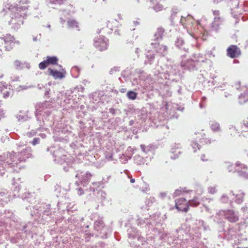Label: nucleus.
Segmentation results:
<instances>
[{
    "label": "nucleus",
    "instance_id": "nucleus-34",
    "mask_svg": "<svg viewBox=\"0 0 248 248\" xmlns=\"http://www.w3.org/2000/svg\"><path fill=\"white\" fill-rule=\"evenodd\" d=\"M211 129L214 132H218L220 131L219 124L215 121H211L209 123Z\"/></svg>",
    "mask_w": 248,
    "mask_h": 248
},
{
    "label": "nucleus",
    "instance_id": "nucleus-42",
    "mask_svg": "<svg viewBox=\"0 0 248 248\" xmlns=\"http://www.w3.org/2000/svg\"><path fill=\"white\" fill-rule=\"evenodd\" d=\"M140 147L141 151L145 154L152 153V147L151 145L146 146L144 144H141Z\"/></svg>",
    "mask_w": 248,
    "mask_h": 248
},
{
    "label": "nucleus",
    "instance_id": "nucleus-60",
    "mask_svg": "<svg viewBox=\"0 0 248 248\" xmlns=\"http://www.w3.org/2000/svg\"><path fill=\"white\" fill-rule=\"evenodd\" d=\"M40 139L39 138H34L32 141H30V143L32 145L35 146L40 143Z\"/></svg>",
    "mask_w": 248,
    "mask_h": 248
},
{
    "label": "nucleus",
    "instance_id": "nucleus-12",
    "mask_svg": "<svg viewBox=\"0 0 248 248\" xmlns=\"http://www.w3.org/2000/svg\"><path fill=\"white\" fill-rule=\"evenodd\" d=\"M127 232L129 238H132L134 240L137 239L139 242L138 244H136V245H138L139 246L140 244H144L145 242L144 238L140 235V232L136 228L130 227L128 229Z\"/></svg>",
    "mask_w": 248,
    "mask_h": 248
},
{
    "label": "nucleus",
    "instance_id": "nucleus-15",
    "mask_svg": "<svg viewBox=\"0 0 248 248\" xmlns=\"http://www.w3.org/2000/svg\"><path fill=\"white\" fill-rule=\"evenodd\" d=\"M236 169L235 170L238 175L241 178L248 180V167L239 162L235 163Z\"/></svg>",
    "mask_w": 248,
    "mask_h": 248
},
{
    "label": "nucleus",
    "instance_id": "nucleus-13",
    "mask_svg": "<svg viewBox=\"0 0 248 248\" xmlns=\"http://www.w3.org/2000/svg\"><path fill=\"white\" fill-rule=\"evenodd\" d=\"M160 238L167 241L170 245H172V246L178 245L179 241L181 240L177 239V234L175 232L172 235H171L170 233L163 232L160 234Z\"/></svg>",
    "mask_w": 248,
    "mask_h": 248
},
{
    "label": "nucleus",
    "instance_id": "nucleus-48",
    "mask_svg": "<svg viewBox=\"0 0 248 248\" xmlns=\"http://www.w3.org/2000/svg\"><path fill=\"white\" fill-rule=\"evenodd\" d=\"M188 237H189V239L191 240H195V239H197V243H198L201 237V234L199 232H196L194 234H188Z\"/></svg>",
    "mask_w": 248,
    "mask_h": 248
},
{
    "label": "nucleus",
    "instance_id": "nucleus-26",
    "mask_svg": "<svg viewBox=\"0 0 248 248\" xmlns=\"http://www.w3.org/2000/svg\"><path fill=\"white\" fill-rule=\"evenodd\" d=\"M146 59L144 61V64H152L155 58V54L151 51H148L145 54Z\"/></svg>",
    "mask_w": 248,
    "mask_h": 248
},
{
    "label": "nucleus",
    "instance_id": "nucleus-41",
    "mask_svg": "<svg viewBox=\"0 0 248 248\" xmlns=\"http://www.w3.org/2000/svg\"><path fill=\"white\" fill-rule=\"evenodd\" d=\"M127 97L131 100H135L137 98L138 93L133 91H129L126 93Z\"/></svg>",
    "mask_w": 248,
    "mask_h": 248
},
{
    "label": "nucleus",
    "instance_id": "nucleus-33",
    "mask_svg": "<svg viewBox=\"0 0 248 248\" xmlns=\"http://www.w3.org/2000/svg\"><path fill=\"white\" fill-rule=\"evenodd\" d=\"M185 42L184 40L181 37H178L175 41V44L176 47L179 49L184 50L186 51V49L185 47H183L184 45Z\"/></svg>",
    "mask_w": 248,
    "mask_h": 248
},
{
    "label": "nucleus",
    "instance_id": "nucleus-51",
    "mask_svg": "<svg viewBox=\"0 0 248 248\" xmlns=\"http://www.w3.org/2000/svg\"><path fill=\"white\" fill-rule=\"evenodd\" d=\"M188 204L187 200L184 198H181L175 200V205H179V204Z\"/></svg>",
    "mask_w": 248,
    "mask_h": 248
},
{
    "label": "nucleus",
    "instance_id": "nucleus-37",
    "mask_svg": "<svg viewBox=\"0 0 248 248\" xmlns=\"http://www.w3.org/2000/svg\"><path fill=\"white\" fill-rule=\"evenodd\" d=\"M134 160L135 163L138 165H141L142 164H144L145 163L146 164H147L146 159L144 158L143 157L141 156L140 155H136L134 157Z\"/></svg>",
    "mask_w": 248,
    "mask_h": 248
},
{
    "label": "nucleus",
    "instance_id": "nucleus-64",
    "mask_svg": "<svg viewBox=\"0 0 248 248\" xmlns=\"http://www.w3.org/2000/svg\"><path fill=\"white\" fill-rule=\"evenodd\" d=\"M191 145L193 149H194V152H196V148H197L198 149H200L199 145L196 141H192Z\"/></svg>",
    "mask_w": 248,
    "mask_h": 248
},
{
    "label": "nucleus",
    "instance_id": "nucleus-56",
    "mask_svg": "<svg viewBox=\"0 0 248 248\" xmlns=\"http://www.w3.org/2000/svg\"><path fill=\"white\" fill-rule=\"evenodd\" d=\"M48 65V64L47 62H46V60H44V61L41 62L39 64V68L43 70L45 69L47 66Z\"/></svg>",
    "mask_w": 248,
    "mask_h": 248
},
{
    "label": "nucleus",
    "instance_id": "nucleus-49",
    "mask_svg": "<svg viewBox=\"0 0 248 248\" xmlns=\"http://www.w3.org/2000/svg\"><path fill=\"white\" fill-rule=\"evenodd\" d=\"M245 195L244 193H241L240 195L239 194H236L235 195V197H236V198H234L233 200V202L234 201L235 202H236L238 204L241 203L243 201V196Z\"/></svg>",
    "mask_w": 248,
    "mask_h": 248
},
{
    "label": "nucleus",
    "instance_id": "nucleus-6",
    "mask_svg": "<svg viewBox=\"0 0 248 248\" xmlns=\"http://www.w3.org/2000/svg\"><path fill=\"white\" fill-rule=\"evenodd\" d=\"M93 229L96 236H99L102 239H106L111 232V229L105 225L102 218H99L94 222Z\"/></svg>",
    "mask_w": 248,
    "mask_h": 248
},
{
    "label": "nucleus",
    "instance_id": "nucleus-18",
    "mask_svg": "<svg viewBox=\"0 0 248 248\" xmlns=\"http://www.w3.org/2000/svg\"><path fill=\"white\" fill-rule=\"evenodd\" d=\"M227 55L231 58L238 57L241 55L240 49L236 45H231L227 49Z\"/></svg>",
    "mask_w": 248,
    "mask_h": 248
},
{
    "label": "nucleus",
    "instance_id": "nucleus-55",
    "mask_svg": "<svg viewBox=\"0 0 248 248\" xmlns=\"http://www.w3.org/2000/svg\"><path fill=\"white\" fill-rule=\"evenodd\" d=\"M155 202V198L154 197H150L149 198H146L145 201V203L146 206H150L151 204Z\"/></svg>",
    "mask_w": 248,
    "mask_h": 248
},
{
    "label": "nucleus",
    "instance_id": "nucleus-22",
    "mask_svg": "<svg viewBox=\"0 0 248 248\" xmlns=\"http://www.w3.org/2000/svg\"><path fill=\"white\" fill-rule=\"evenodd\" d=\"M222 20L219 17H215L214 21L211 24V30L215 32H217L219 29L220 26L222 24Z\"/></svg>",
    "mask_w": 248,
    "mask_h": 248
},
{
    "label": "nucleus",
    "instance_id": "nucleus-53",
    "mask_svg": "<svg viewBox=\"0 0 248 248\" xmlns=\"http://www.w3.org/2000/svg\"><path fill=\"white\" fill-rule=\"evenodd\" d=\"M186 188H180L179 189H176L173 194V197H177L181 194H182L183 193L186 192L185 190Z\"/></svg>",
    "mask_w": 248,
    "mask_h": 248
},
{
    "label": "nucleus",
    "instance_id": "nucleus-11",
    "mask_svg": "<svg viewBox=\"0 0 248 248\" xmlns=\"http://www.w3.org/2000/svg\"><path fill=\"white\" fill-rule=\"evenodd\" d=\"M58 163L61 165L63 170L65 172L72 170L74 167L73 165L75 164L72 158H68L65 155H62L60 158Z\"/></svg>",
    "mask_w": 248,
    "mask_h": 248
},
{
    "label": "nucleus",
    "instance_id": "nucleus-23",
    "mask_svg": "<svg viewBox=\"0 0 248 248\" xmlns=\"http://www.w3.org/2000/svg\"><path fill=\"white\" fill-rule=\"evenodd\" d=\"M34 226L32 223H31V222H28L26 224H23L21 226V227H17L16 228L24 232L26 234H27V232H29V235H30V232H32L34 231Z\"/></svg>",
    "mask_w": 248,
    "mask_h": 248
},
{
    "label": "nucleus",
    "instance_id": "nucleus-17",
    "mask_svg": "<svg viewBox=\"0 0 248 248\" xmlns=\"http://www.w3.org/2000/svg\"><path fill=\"white\" fill-rule=\"evenodd\" d=\"M151 45L155 48L157 53L165 56L168 53V47L165 45H160L159 42H152Z\"/></svg>",
    "mask_w": 248,
    "mask_h": 248
},
{
    "label": "nucleus",
    "instance_id": "nucleus-39",
    "mask_svg": "<svg viewBox=\"0 0 248 248\" xmlns=\"http://www.w3.org/2000/svg\"><path fill=\"white\" fill-rule=\"evenodd\" d=\"M80 71V69L77 66H74L71 69V73L72 77L74 78L78 77Z\"/></svg>",
    "mask_w": 248,
    "mask_h": 248
},
{
    "label": "nucleus",
    "instance_id": "nucleus-28",
    "mask_svg": "<svg viewBox=\"0 0 248 248\" xmlns=\"http://www.w3.org/2000/svg\"><path fill=\"white\" fill-rule=\"evenodd\" d=\"M28 111H20L16 115V118L17 119L18 122H24L30 119V117L28 116Z\"/></svg>",
    "mask_w": 248,
    "mask_h": 248
},
{
    "label": "nucleus",
    "instance_id": "nucleus-63",
    "mask_svg": "<svg viewBox=\"0 0 248 248\" xmlns=\"http://www.w3.org/2000/svg\"><path fill=\"white\" fill-rule=\"evenodd\" d=\"M119 70H120L119 67L115 66L110 70L109 73L110 75H112V74H114L115 73H116V72L119 71Z\"/></svg>",
    "mask_w": 248,
    "mask_h": 248
},
{
    "label": "nucleus",
    "instance_id": "nucleus-50",
    "mask_svg": "<svg viewBox=\"0 0 248 248\" xmlns=\"http://www.w3.org/2000/svg\"><path fill=\"white\" fill-rule=\"evenodd\" d=\"M65 0H46V2L48 4L54 5H61Z\"/></svg>",
    "mask_w": 248,
    "mask_h": 248
},
{
    "label": "nucleus",
    "instance_id": "nucleus-9",
    "mask_svg": "<svg viewBox=\"0 0 248 248\" xmlns=\"http://www.w3.org/2000/svg\"><path fill=\"white\" fill-rule=\"evenodd\" d=\"M217 214L218 216H224L225 219L232 223H235L239 220L238 213L233 210H221Z\"/></svg>",
    "mask_w": 248,
    "mask_h": 248
},
{
    "label": "nucleus",
    "instance_id": "nucleus-52",
    "mask_svg": "<svg viewBox=\"0 0 248 248\" xmlns=\"http://www.w3.org/2000/svg\"><path fill=\"white\" fill-rule=\"evenodd\" d=\"M90 100L94 103L98 102L99 101V94L97 93H93L90 97Z\"/></svg>",
    "mask_w": 248,
    "mask_h": 248
},
{
    "label": "nucleus",
    "instance_id": "nucleus-59",
    "mask_svg": "<svg viewBox=\"0 0 248 248\" xmlns=\"http://www.w3.org/2000/svg\"><path fill=\"white\" fill-rule=\"evenodd\" d=\"M219 224H220V227L218 228V231L219 233H222V234H219V235H221L222 236L224 235V232H226V231L225 230L224 223L220 222V223H219Z\"/></svg>",
    "mask_w": 248,
    "mask_h": 248
},
{
    "label": "nucleus",
    "instance_id": "nucleus-21",
    "mask_svg": "<svg viewBox=\"0 0 248 248\" xmlns=\"http://www.w3.org/2000/svg\"><path fill=\"white\" fill-rule=\"evenodd\" d=\"M234 198H236L235 194L232 191H231L228 194H223L220 198V201L223 203H227L230 202L231 205L232 206L233 200Z\"/></svg>",
    "mask_w": 248,
    "mask_h": 248
},
{
    "label": "nucleus",
    "instance_id": "nucleus-20",
    "mask_svg": "<svg viewBox=\"0 0 248 248\" xmlns=\"http://www.w3.org/2000/svg\"><path fill=\"white\" fill-rule=\"evenodd\" d=\"M172 13L170 17L171 22L172 24H175L178 23L183 24V16L180 14H177V9H172Z\"/></svg>",
    "mask_w": 248,
    "mask_h": 248
},
{
    "label": "nucleus",
    "instance_id": "nucleus-35",
    "mask_svg": "<svg viewBox=\"0 0 248 248\" xmlns=\"http://www.w3.org/2000/svg\"><path fill=\"white\" fill-rule=\"evenodd\" d=\"M160 0H151L150 1V2L154 5L153 6V9L156 12L159 11L162 9V5L158 3Z\"/></svg>",
    "mask_w": 248,
    "mask_h": 248
},
{
    "label": "nucleus",
    "instance_id": "nucleus-45",
    "mask_svg": "<svg viewBox=\"0 0 248 248\" xmlns=\"http://www.w3.org/2000/svg\"><path fill=\"white\" fill-rule=\"evenodd\" d=\"M4 223L3 222H0V244L2 243L4 238H6L5 235H3L2 234L4 230Z\"/></svg>",
    "mask_w": 248,
    "mask_h": 248
},
{
    "label": "nucleus",
    "instance_id": "nucleus-29",
    "mask_svg": "<svg viewBox=\"0 0 248 248\" xmlns=\"http://www.w3.org/2000/svg\"><path fill=\"white\" fill-rule=\"evenodd\" d=\"M171 153L173 155L170 156L171 158L175 159L177 158L182 153V151L180 148V145L175 144L174 146L171 149Z\"/></svg>",
    "mask_w": 248,
    "mask_h": 248
},
{
    "label": "nucleus",
    "instance_id": "nucleus-24",
    "mask_svg": "<svg viewBox=\"0 0 248 248\" xmlns=\"http://www.w3.org/2000/svg\"><path fill=\"white\" fill-rule=\"evenodd\" d=\"M4 84H5V83ZM0 92L2 93L3 98H7L10 96L13 91L10 88L7 89L4 85V83L0 82Z\"/></svg>",
    "mask_w": 248,
    "mask_h": 248
},
{
    "label": "nucleus",
    "instance_id": "nucleus-44",
    "mask_svg": "<svg viewBox=\"0 0 248 248\" xmlns=\"http://www.w3.org/2000/svg\"><path fill=\"white\" fill-rule=\"evenodd\" d=\"M197 224L199 227H202L204 231H209L210 227L208 225H207L204 221L202 220H198L197 221Z\"/></svg>",
    "mask_w": 248,
    "mask_h": 248
},
{
    "label": "nucleus",
    "instance_id": "nucleus-3",
    "mask_svg": "<svg viewBox=\"0 0 248 248\" xmlns=\"http://www.w3.org/2000/svg\"><path fill=\"white\" fill-rule=\"evenodd\" d=\"M35 107V114L39 125L38 130L40 131L54 109V107L50 102L45 101L37 104Z\"/></svg>",
    "mask_w": 248,
    "mask_h": 248
},
{
    "label": "nucleus",
    "instance_id": "nucleus-47",
    "mask_svg": "<svg viewBox=\"0 0 248 248\" xmlns=\"http://www.w3.org/2000/svg\"><path fill=\"white\" fill-rule=\"evenodd\" d=\"M200 203V201L197 197H194L192 200H189L188 205L191 206H197Z\"/></svg>",
    "mask_w": 248,
    "mask_h": 248
},
{
    "label": "nucleus",
    "instance_id": "nucleus-1",
    "mask_svg": "<svg viewBox=\"0 0 248 248\" xmlns=\"http://www.w3.org/2000/svg\"><path fill=\"white\" fill-rule=\"evenodd\" d=\"M32 153L31 148L27 147L18 153L13 151L0 155V176L5 173L6 168H11L13 171L20 169L21 166L19 163L33 157Z\"/></svg>",
    "mask_w": 248,
    "mask_h": 248
},
{
    "label": "nucleus",
    "instance_id": "nucleus-2",
    "mask_svg": "<svg viewBox=\"0 0 248 248\" xmlns=\"http://www.w3.org/2000/svg\"><path fill=\"white\" fill-rule=\"evenodd\" d=\"M29 3L28 0H19L11 9L8 8V11L11 12L10 19L8 21L11 29L16 31L23 24L24 20L27 17Z\"/></svg>",
    "mask_w": 248,
    "mask_h": 248
},
{
    "label": "nucleus",
    "instance_id": "nucleus-61",
    "mask_svg": "<svg viewBox=\"0 0 248 248\" xmlns=\"http://www.w3.org/2000/svg\"><path fill=\"white\" fill-rule=\"evenodd\" d=\"M134 110L135 109L133 107H129L125 109L124 111L126 115H128L129 113H132L134 111Z\"/></svg>",
    "mask_w": 248,
    "mask_h": 248
},
{
    "label": "nucleus",
    "instance_id": "nucleus-46",
    "mask_svg": "<svg viewBox=\"0 0 248 248\" xmlns=\"http://www.w3.org/2000/svg\"><path fill=\"white\" fill-rule=\"evenodd\" d=\"M67 24L69 28H78V23L74 19H69L67 21Z\"/></svg>",
    "mask_w": 248,
    "mask_h": 248
},
{
    "label": "nucleus",
    "instance_id": "nucleus-16",
    "mask_svg": "<svg viewBox=\"0 0 248 248\" xmlns=\"http://www.w3.org/2000/svg\"><path fill=\"white\" fill-rule=\"evenodd\" d=\"M199 61L193 59H188L185 61H182L181 63V67L184 70H187L189 71L196 70L197 65Z\"/></svg>",
    "mask_w": 248,
    "mask_h": 248
},
{
    "label": "nucleus",
    "instance_id": "nucleus-19",
    "mask_svg": "<svg viewBox=\"0 0 248 248\" xmlns=\"http://www.w3.org/2000/svg\"><path fill=\"white\" fill-rule=\"evenodd\" d=\"M91 177L92 174L90 172H87L86 173H84L81 175L80 181H76L75 184L78 186L81 185L83 187H86L90 180L91 179Z\"/></svg>",
    "mask_w": 248,
    "mask_h": 248
},
{
    "label": "nucleus",
    "instance_id": "nucleus-10",
    "mask_svg": "<svg viewBox=\"0 0 248 248\" xmlns=\"http://www.w3.org/2000/svg\"><path fill=\"white\" fill-rule=\"evenodd\" d=\"M25 233L22 231L15 236L10 237V241L12 243L16 244L19 247L25 248V243L28 242V239L25 238Z\"/></svg>",
    "mask_w": 248,
    "mask_h": 248
},
{
    "label": "nucleus",
    "instance_id": "nucleus-5",
    "mask_svg": "<svg viewBox=\"0 0 248 248\" xmlns=\"http://www.w3.org/2000/svg\"><path fill=\"white\" fill-rule=\"evenodd\" d=\"M218 237L226 239L228 241H233L234 244L238 245L247 240L245 235L241 233L236 228H230L224 232L223 235H218Z\"/></svg>",
    "mask_w": 248,
    "mask_h": 248
},
{
    "label": "nucleus",
    "instance_id": "nucleus-32",
    "mask_svg": "<svg viewBox=\"0 0 248 248\" xmlns=\"http://www.w3.org/2000/svg\"><path fill=\"white\" fill-rule=\"evenodd\" d=\"M239 103L242 105L248 101V90L241 93L238 96Z\"/></svg>",
    "mask_w": 248,
    "mask_h": 248
},
{
    "label": "nucleus",
    "instance_id": "nucleus-40",
    "mask_svg": "<svg viewBox=\"0 0 248 248\" xmlns=\"http://www.w3.org/2000/svg\"><path fill=\"white\" fill-rule=\"evenodd\" d=\"M14 36L11 35H7L4 38H0V41H2L3 40L5 45L8 44L9 43H15L14 42Z\"/></svg>",
    "mask_w": 248,
    "mask_h": 248
},
{
    "label": "nucleus",
    "instance_id": "nucleus-38",
    "mask_svg": "<svg viewBox=\"0 0 248 248\" xmlns=\"http://www.w3.org/2000/svg\"><path fill=\"white\" fill-rule=\"evenodd\" d=\"M13 185L14 186L13 189V196L14 197H19L20 195H18V193L20 189V186L19 184L16 183V182H13Z\"/></svg>",
    "mask_w": 248,
    "mask_h": 248
},
{
    "label": "nucleus",
    "instance_id": "nucleus-14",
    "mask_svg": "<svg viewBox=\"0 0 248 248\" xmlns=\"http://www.w3.org/2000/svg\"><path fill=\"white\" fill-rule=\"evenodd\" d=\"M108 40L104 36H100V38H95L94 46L99 50L102 51L108 49Z\"/></svg>",
    "mask_w": 248,
    "mask_h": 248
},
{
    "label": "nucleus",
    "instance_id": "nucleus-30",
    "mask_svg": "<svg viewBox=\"0 0 248 248\" xmlns=\"http://www.w3.org/2000/svg\"><path fill=\"white\" fill-rule=\"evenodd\" d=\"M48 72L49 74L52 76L55 79H62L64 77L61 72L56 70H53L51 68L48 69Z\"/></svg>",
    "mask_w": 248,
    "mask_h": 248
},
{
    "label": "nucleus",
    "instance_id": "nucleus-31",
    "mask_svg": "<svg viewBox=\"0 0 248 248\" xmlns=\"http://www.w3.org/2000/svg\"><path fill=\"white\" fill-rule=\"evenodd\" d=\"M47 151L50 152L53 157L55 158L54 160L56 161L57 160L56 157L59 155V148L55 146H51L47 149Z\"/></svg>",
    "mask_w": 248,
    "mask_h": 248
},
{
    "label": "nucleus",
    "instance_id": "nucleus-36",
    "mask_svg": "<svg viewBox=\"0 0 248 248\" xmlns=\"http://www.w3.org/2000/svg\"><path fill=\"white\" fill-rule=\"evenodd\" d=\"M46 60L48 65H56L58 63V58L56 56H47Z\"/></svg>",
    "mask_w": 248,
    "mask_h": 248
},
{
    "label": "nucleus",
    "instance_id": "nucleus-27",
    "mask_svg": "<svg viewBox=\"0 0 248 248\" xmlns=\"http://www.w3.org/2000/svg\"><path fill=\"white\" fill-rule=\"evenodd\" d=\"M136 223L138 226H140L141 227L148 226L149 228L150 226L152 227L153 226V225H152L150 219H148L147 218L143 219L142 218H139L137 219Z\"/></svg>",
    "mask_w": 248,
    "mask_h": 248
},
{
    "label": "nucleus",
    "instance_id": "nucleus-58",
    "mask_svg": "<svg viewBox=\"0 0 248 248\" xmlns=\"http://www.w3.org/2000/svg\"><path fill=\"white\" fill-rule=\"evenodd\" d=\"M14 45L15 43H9L7 45L4 44V46H3V48H5V50L10 51L13 48Z\"/></svg>",
    "mask_w": 248,
    "mask_h": 248
},
{
    "label": "nucleus",
    "instance_id": "nucleus-4",
    "mask_svg": "<svg viewBox=\"0 0 248 248\" xmlns=\"http://www.w3.org/2000/svg\"><path fill=\"white\" fill-rule=\"evenodd\" d=\"M175 232L177 234V239L181 240L178 245L171 246L170 248H196L197 247V239L191 241L188 234L182 228L176 229Z\"/></svg>",
    "mask_w": 248,
    "mask_h": 248
},
{
    "label": "nucleus",
    "instance_id": "nucleus-54",
    "mask_svg": "<svg viewBox=\"0 0 248 248\" xmlns=\"http://www.w3.org/2000/svg\"><path fill=\"white\" fill-rule=\"evenodd\" d=\"M31 196H32V195L30 193L27 194L24 193V194L20 195L19 197H21L23 200H26L28 202H31V201L30 199Z\"/></svg>",
    "mask_w": 248,
    "mask_h": 248
},
{
    "label": "nucleus",
    "instance_id": "nucleus-62",
    "mask_svg": "<svg viewBox=\"0 0 248 248\" xmlns=\"http://www.w3.org/2000/svg\"><path fill=\"white\" fill-rule=\"evenodd\" d=\"M236 169V166L235 165V167L232 164H229L228 165L227 167V169L229 171V172H234L235 170Z\"/></svg>",
    "mask_w": 248,
    "mask_h": 248
},
{
    "label": "nucleus",
    "instance_id": "nucleus-57",
    "mask_svg": "<svg viewBox=\"0 0 248 248\" xmlns=\"http://www.w3.org/2000/svg\"><path fill=\"white\" fill-rule=\"evenodd\" d=\"M93 186L91 187V190L94 192L95 190H97V188L100 187V183L98 182H93L92 183Z\"/></svg>",
    "mask_w": 248,
    "mask_h": 248
},
{
    "label": "nucleus",
    "instance_id": "nucleus-25",
    "mask_svg": "<svg viewBox=\"0 0 248 248\" xmlns=\"http://www.w3.org/2000/svg\"><path fill=\"white\" fill-rule=\"evenodd\" d=\"M164 31L165 30L162 27H159L157 28V31L154 35L155 38L152 42H159L162 40Z\"/></svg>",
    "mask_w": 248,
    "mask_h": 248
},
{
    "label": "nucleus",
    "instance_id": "nucleus-43",
    "mask_svg": "<svg viewBox=\"0 0 248 248\" xmlns=\"http://www.w3.org/2000/svg\"><path fill=\"white\" fill-rule=\"evenodd\" d=\"M175 207L178 211L184 212H187L189 209L188 204H179V205H175Z\"/></svg>",
    "mask_w": 248,
    "mask_h": 248
},
{
    "label": "nucleus",
    "instance_id": "nucleus-7",
    "mask_svg": "<svg viewBox=\"0 0 248 248\" xmlns=\"http://www.w3.org/2000/svg\"><path fill=\"white\" fill-rule=\"evenodd\" d=\"M163 77L171 81H179L181 78V74L178 66L170 65L168 70L163 74Z\"/></svg>",
    "mask_w": 248,
    "mask_h": 248
},
{
    "label": "nucleus",
    "instance_id": "nucleus-8",
    "mask_svg": "<svg viewBox=\"0 0 248 248\" xmlns=\"http://www.w3.org/2000/svg\"><path fill=\"white\" fill-rule=\"evenodd\" d=\"M44 208L45 210L42 212V216L40 213L41 210H39L38 209L34 208L33 210L31 211V215L34 217L35 221L44 223L43 220H46L47 219V218L45 217V216L48 217L51 215L50 205L49 204L46 205Z\"/></svg>",
    "mask_w": 248,
    "mask_h": 248
}]
</instances>
